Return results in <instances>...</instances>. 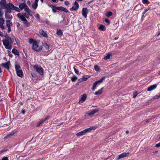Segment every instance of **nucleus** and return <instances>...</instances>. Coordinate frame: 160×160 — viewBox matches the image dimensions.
<instances>
[{
    "instance_id": "60",
    "label": "nucleus",
    "mask_w": 160,
    "mask_h": 160,
    "mask_svg": "<svg viewBox=\"0 0 160 160\" xmlns=\"http://www.w3.org/2000/svg\"><path fill=\"white\" fill-rule=\"evenodd\" d=\"M3 35V33L0 31V36H2Z\"/></svg>"
},
{
    "instance_id": "53",
    "label": "nucleus",
    "mask_w": 160,
    "mask_h": 160,
    "mask_svg": "<svg viewBox=\"0 0 160 160\" xmlns=\"http://www.w3.org/2000/svg\"><path fill=\"white\" fill-rule=\"evenodd\" d=\"M148 9H145V10H144V12H143V14H145V13H146V12L147 11H148Z\"/></svg>"
},
{
    "instance_id": "36",
    "label": "nucleus",
    "mask_w": 160,
    "mask_h": 160,
    "mask_svg": "<svg viewBox=\"0 0 160 160\" xmlns=\"http://www.w3.org/2000/svg\"><path fill=\"white\" fill-rule=\"evenodd\" d=\"M22 15L24 16L25 18H29V14L28 13L27 14L26 12H23L22 13Z\"/></svg>"
},
{
    "instance_id": "5",
    "label": "nucleus",
    "mask_w": 160,
    "mask_h": 160,
    "mask_svg": "<svg viewBox=\"0 0 160 160\" xmlns=\"http://www.w3.org/2000/svg\"><path fill=\"white\" fill-rule=\"evenodd\" d=\"M105 77L104 76L102 77L100 79L96 81L93 83L92 89L93 91H95L96 89L97 85L98 83H102L105 79Z\"/></svg>"
},
{
    "instance_id": "24",
    "label": "nucleus",
    "mask_w": 160,
    "mask_h": 160,
    "mask_svg": "<svg viewBox=\"0 0 160 160\" xmlns=\"http://www.w3.org/2000/svg\"><path fill=\"white\" fill-rule=\"evenodd\" d=\"M12 52L14 54L19 55V52L15 48H13L12 50Z\"/></svg>"
},
{
    "instance_id": "21",
    "label": "nucleus",
    "mask_w": 160,
    "mask_h": 160,
    "mask_svg": "<svg viewBox=\"0 0 160 160\" xmlns=\"http://www.w3.org/2000/svg\"><path fill=\"white\" fill-rule=\"evenodd\" d=\"M26 6V4L25 3H22L19 5V8L20 9V10H22Z\"/></svg>"
},
{
    "instance_id": "13",
    "label": "nucleus",
    "mask_w": 160,
    "mask_h": 160,
    "mask_svg": "<svg viewBox=\"0 0 160 160\" xmlns=\"http://www.w3.org/2000/svg\"><path fill=\"white\" fill-rule=\"evenodd\" d=\"M18 17L20 18L21 20L23 22L27 21V19L21 13H19L17 14Z\"/></svg>"
},
{
    "instance_id": "44",
    "label": "nucleus",
    "mask_w": 160,
    "mask_h": 160,
    "mask_svg": "<svg viewBox=\"0 0 160 160\" xmlns=\"http://www.w3.org/2000/svg\"><path fill=\"white\" fill-rule=\"evenodd\" d=\"M35 18H37L38 20H39L40 19V16L38 13H37L35 16Z\"/></svg>"
},
{
    "instance_id": "4",
    "label": "nucleus",
    "mask_w": 160,
    "mask_h": 160,
    "mask_svg": "<svg viewBox=\"0 0 160 160\" xmlns=\"http://www.w3.org/2000/svg\"><path fill=\"white\" fill-rule=\"evenodd\" d=\"M33 67L37 72L40 75H42L43 74V68L40 66L38 65H35Z\"/></svg>"
},
{
    "instance_id": "43",
    "label": "nucleus",
    "mask_w": 160,
    "mask_h": 160,
    "mask_svg": "<svg viewBox=\"0 0 160 160\" xmlns=\"http://www.w3.org/2000/svg\"><path fill=\"white\" fill-rule=\"evenodd\" d=\"M75 72L77 74H78L79 71L78 69H76L75 67L73 68Z\"/></svg>"
},
{
    "instance_id": "22",
    "label": "nucleus",
    "mask_w": 160,
    "mask_h": 160,
    "mask_svg": "<svg viewBox=\"0 0 160 160\" xmlns=\"http://www.w3.org/2000/svg\"><path fill=\"white\" fill-rule=\"evenodd\" d=\"M40 35H42L43 37L45 38L48 37V35L43 30H42L40 31Z\"/></svg>"
},
{
    "instance_id": "35",
    "label": "nucleus",
    "mask_w": 160,
    "mask_h": 160,
    "mask_svg": "<svg viewBox=\"0 0 160 160\" xmlns=\"http://www.w3.org/2000/svg\"><path fill=\"white\" fill-rule=\"evenodd\" d=\"M94 68L95 70L97 71H99L100 70V68L97 65H95L94 66Z\"/></svg>"
},
{
    "instance_id": "11",
    "label": "nucleus",
    "mask_w": 160,
    "mask_h": 160,
    "mask_svg": "<svg viewBox=\"0 0 160 160\" xmlns=\"http://www.w3.org/2000/svg\"><path fill=\"white\" fill-rule=\"evenodd\" d=\"M10 64L9 61L5 63H3L1 64V65L4 68L6 69L9 71V66Z\"/></svg>"
},
{
    "instance_id": "12",
    "label": "nucleus",
    "mask_w": 160,
    "mask_h": 160,
    "mask_svg": "<svg viewBox=\"0 0 160 160\" xmlns=\"http://www.w3.org/2000/svg\"><path fill=\"white\" fill-rule=\"evenodd\" d=\"M54 8H55L56 9H57L58 10H61L66 12H69V11L67 9L62 6L54 7Z\"/></svg>"
},
{
    "instance_id": "9",
    "label": "nucleus",
    "mask_w": 160,
    "mask_h": 160,
    "mask_svg": "<svg viewBox=\"0 0 160 160\" xmlns=\"http://www.w3.org/2000/svg\"><path fill=\"white\" fill-rule=\"evenodd\" d=\"M74 5V6H72L71 8H70V11H76L79 8V5L77 1H75V2Z\"/></svg>"
},
{
    "instance_id": "15",
    "label": "nucleus",
    "mask_w": 160,
    "mask_h": 160,
    "mask_svg": "<svg viewBox=\"0 0 160 160\" xmlns=\"http://www.w3.org/2000/svg\"><path fill=\"white\" fill-rule=\"evenodd\" d=\"M11 9L15 10L18 12H20L21 11L20 9L18 7L15 6L12 4L11 3Z\"/></svg>"
},
{
    "instance_id": "38",
    "label": "nucleus",
    "mask_w": 160,
    "mask_h": 160,
    "mask_svg": "<svg viewBox=\"0 0 160 160\" xmlns=\"http://www.w3.org/2000/svg\"><path fill=\"white\" fill-rule=\"evenodd\" d=\"M142 2L144 4H148L149 3V2L148 0H142Z\"/></svg>"
},
{
    "instance_id": "14",
    "label": "nucleus",
    "mask_w": 160,
    "mask_h": 160,
    "mask_svg": "<svg viewBox=\"0 0 160 160\" xmlns=\"http://www.w3.org/2000/svg\"><path fill=\"white\" fill-rule=\"evenodd\" d=\"M99 110L98 109H95L92 110L90 112H88L87 113L88 115L89 116H91L94 115L95 113L99 111Z\"/></svg>"
},
{
    "instance_id": "10",
    "label": "nucleus",
    "mask_w": 160,
    "mask_h": 160,
    "mask_svg": "<svg viewBox=\"0 0 160 160\" xmlns=\"http://www.w3.org/2000/svg\"><path fill=\"white\" fill-rule=\"evenodd\" d=\"M88 12V10L86 8H84L82 9V14L83 17L86 18Z\"/></svg>"
},
{
    "instance_id": "54",
    "label": "nucleus",
    "mask_w": 160,
    "mask_h": 160,
    "mask_svg": "<svg viewBox=\"0 0 160 160\" xmlns=\"http://www.w3.org/2000/svg\"><path fill=\"white\" fill-rule=\"evenodd\" d=\"M65 21V19H63V20L62 21H61L60 22L61 23H63Z\"/></svg>"
},
{
    "instance_id": "19",
    "label": "nucleus",
    "mask_w": 160,
    "mask_h": 160,
    "mask_svg": "<svg viewBox=\"0 0 160 160\" xmlns=\"http://www.w3.org/2000/svg\"><path fill=\"white\" fill-rule=\"evenodd\" d=\"M156 87L157 85L155 84L151 85L150 87H148L147 90L148 91H150L156 88Z\"/></svg>"
},
{
    "instance_id": "8",
    "label": "nucleus",
    "mask_w": 160,
    "mask_h": 160,
    "mask_svg": "<svg viewBox=\"0 0 160 160\" xmlns=\"http://www.w3.org/2000/svg\"><path fill=\"white\" fill-rule=\"evenodd\" d=\"M87 98V95L86 94H83L79 97V102L83 103L86 100Z\"/></svg>"
},
{
    "instance_id": "59",
    "label": "nucleus",
    "mask_w": 160,
    "mask_h": 160,
    "mask_svg": "<svg viewBox=\"0 0 160 160\" xmlns=\"http://www.w3.org/2000/svg\"><path fill=\"white\" fill-rule=\"evenodd\" d=\"M151 120V119H147V120L146 121V122H149V121H150V120Z\"/></svg>"
},
{
    "instance_id": "31",
    "label": "nucleus",
    "mask_w": 160,
    "mask_h": 160,
    "mask_svg": "<svg viewBox=\"0 0 160 160\" xmlns=\"http://www.w3.org/2000/svg\"><path fill=\"white\" fill-rule=\"evenodd\" d=\"M38 6V4L34 3L32 4V8L36 10Z\"/></svg>"
},
{
    "instance_id": "17",
    "label": "nucleus",
    "mask_w": 160,
    "mask_h": 160,
    "mask_svg": "<svg viewBox=\"0 0 160 160\" xmlns=\"http://www.w3.org/2000/svg\"><path fill=\"white\" fill-rule=\"evenodd\" d=\"M17 74L18 76L20 77V78H22L23 74V72L21 70H18L17 71H16Z\"/></svg>"
},
{
    "instance_id": "3",
    "label": "nucleus",
    "mask_w": 160,
    "mask_h": 160,
    "mask_svg": "<svg viewBox=\"0 0 160 160\" xmlns=\"http://www.w3.org/2000/svg\"><path fill=\"white\" fill-rule=\"evenodd\" d=\"M94 129V128L93 127H91L89 128H86L84 130L77 133L76 134V136L77 137L81 136L85 134L86 133L90 132L91 130Z\"/></svg>"
},
{
    "instance_id": "23",
    "label": "nucleus",
    "mask_w": 160,
    "mask_h": 160,
    "mask_svg": "<svg viewBox=\"0 0 160 160\" xmlns=\"http://www.w3.org/2000/svg\"><path fill=\"white\" fill-rule=\"evenodd\" d=\"M56 34L58 36H61L62 35L63 32L60 29H57Z\"/></svg>"
},
{
    "instance_id": "28",
    "label": "nucleus",
    "mask_w": 160,
    "mask_h": 160,
    "mask_svg": "<svg viewBox=\"0 0 160 160\" xmlns=\"http://www.w3.org/2000/svg\"><path fill=\"white\" fill-rule=\"evenodd\" d=\"M99 29L100 30L104 31L105 30V26L102 25H100L99 27Z\"/></svg>"
},
{
    "instance_id": "55",
    "label": "nucleus",
    "mask_w": 160,
    "mask_h": 160,
    "mask_svg": "<svg viewBox=\"0 0 160 160\" xmlns=\"http://www.w3.org/2000/svg\"><path fill=\"white\" fill-rule=\"evenodd\" d=\"M27 3L29 5H31V2L29 0H28L27 2Z\"/></svg>"
},
{
    "instance_id": "6",
    "label": "nucleus",
    "mask_w": 160,
    "mask_h": 160,
    "mask_svg": "<svg viewBox=\"0 0 160 160\" xmlns=\"http://www.w3.org/2000/svg\"><path fill=\"white\" fill-rule=\"evenodd\" d=\"M10 38L9 37L6 38L5 39L2 40L3 45L5 47V48L8 49H10Z\"/></svg>"
},
{
    "instance_id": "42",
    "label": "nucleus",
    "mask_w": 160,
    "mask_h": 160,
    "mask_svg": "<svg viewBox=\"0 0 160 160\" xmlns=\"http://www.w3.org/2000/svg\"><path fill=\"white\" fill-rule=\"evenodd\" d=\"M160 98V94L159 95H156L153 97V98L154 99H157L159 98Z\"/></svg>"
},
{
    "instance_id": "40",
    "label": "nucleus",
    "mask_w": 160,
    "mask_h": 160,
    "mask_svg": "<svg viewBox=\"0 0 160 160\" xmlns=\"http://www.w3.org/2000/svg\"><path fill=\"white\" fill-rule=\"evenodd\" d=\"M3 14V11H2V8H0V18L2 16Z\"/></svg>"
},
{
    "instance_id": "33",
    "label": "nucleus",
    "mask_w": 160,
    "mask_h": 160,
    "mask_svg": "<svg viewBox=\"0 0 160 160\" xmlns=\"http://www.w3.org/2000/svg\"><path fill=\"white\" fill-rule=\"evenodd\" d=\"M43 46H44V47L47 50H48L49 48V45L47 44V43H44V45L43 44Z\"/></svg>"
},
{
    "instance_id": "62",
    "label": "nucleus",
    "mask_w": 160,
    "mask_h": 160,
    "mask_svg": "<svg viewBox=\"0 0 160 160\" xmlns=\"http://www.w3.org/2000/svg\"><path fill=\"white\" fill-rule=\"evenodd\" d=\"M118 38V37H115L114 38V40H116V39H117Z\"/></svg>"
},
{
    "instance_id": "41",
    "label": "nucleus",
    "mask_w": 160,
    "mask_h": 160,
    "mask_svg": "<svg viewBox=\"0 0 160 160\" xmlns=\"http://www.w3.org/2000/svg\"><path fill=\"white\" fill-rule=\"evenodd\" d=\"M138 93L137 92H134L133 93V98H135L137 96Z\"/></svg>"
},
{
    "instance_id": "7",
    "label": "nucleus",
    "mask_w": 160,
    "mask_h": 160,
    "mask_svg": "<svg viewBox=\"0 0 160 160\" xmlns=\"http://www.w3.org/2000/svg\"><path fill=\"white\" fill-rule=\"evenodd\" d=\"M129 154L130 153L128 152L127 153L124 152L118 155L117 159L119 160L122 158L127 157L129 155Z\"/></svg>"
},
{
    "instance_id": "34",
    "label": "nucleus",
    "mask_w": 160,
    "mask_h": 160,
    "mask_svg": "<svg viewBox=\"0 0 160 160\" xmlns=\"http://www.w3.org/2000/svg\"><path fill=\"white\" fill-rule=\"evenodd\" d=\"M112 13L111 12L108 11L107 12L106 16L108 17H109L111 16H112Z\"/></svg>"
},
{
    "instance_id": "18",
    "label": "nucleus",
    "mask_w": 160,
    "mask_h": 160,
    "mask_svg": "<svg viewBox=\"0 0 160 160\" xmlns=\"http://www.w3.org/2000/svg\"><path fill=\"white\" fill-rule=\"evenodd\" d=\"M48 118V116L46 117L44 119H42L38 122V123L37 125V127H39L40 125L42 124L43 122L46 120Z\"/></svg>"
},
{
    "instance_id": "46",
    "label": "nucleus",
    "mask_w": 160,
    "mask_h": 160,
    "mask_svg": "<svg viewBox=\"0 0 160 160\" xmlns=\"http://www.w3.org/2000/svg\"><path fill=\"white\" fill-rule=\"evenodd\" d=\"M78 84L80 83L81 82L83 81L82 78H81L78 79Z\"/></svg>"
},
{
    "instance_id": "26",
    "label": "nucleus",
    "mask_w": 160,
    "mask_h": 160,
    "mask_svg": "<svg viewBox=\"0 0 160 160\" xmlns=\"http://www.w3.org/2000/svg\"><path fill=\"white\" fill-rule=\"evenodd\" d=\"M112 56L111 54L110 53H108L107 54L106 56H105L103 58L105 60H108Z\"/></svg>"
},
{
    "instance_id": "45",
    "label": "nucleus",
    "mask_w": 160,
    "mask_h": 160,
    "mask_svg": "<svg viewBox=\"0 0 160 160\" xmlns=\"http://www.w3.org/2000/svg\"><path fill=\"white\" fill-rule=\"evenodd\" d=\"M105 22L106 23H107L108 24H109L110 23V21L108 19H106L105 20Z\"/></svg>"
},
{
    "instance_id": "16",
    "label": "nucleus",
    "mask_w": 160,
    "mask_h": 160,
    "mask_svg": "<svg viewBox=\"0 0 160 160\" xmlns=\"http://www.w3.org/2000/svg\"><path fill=\"white\" fill-rule=\"evenodd\" d=\"M24 9L25 11L28 13L31 16H32V14H30V13H33L32 12L31 10L29 8L27 5Z\"/></svg>"
},
{
    "instance_id": "29",
    "label": "nucleus",
    "mask_w": 160,
    "mask_h": 160,
    "mask_svg": "<svg viewBox=\"0 0 160 160\" xmlns=\"http://www.w3.org/2000/svg\"><path fill=\"white\" fill-rule=\"evenodd\" d=\"M21 67L20 66L19 64L16 63L15 65V69L16 71H17L18 70H20V68Z\"/></svg>"
},
{
    "instance_id": "25",
    "label": "nucleus",
    "mask_w": 160,
    "mask_h": 160,
    "mask_svg": "<svg viewBox=\"0 0 160 160\" xmlns=\"http://www.w3.org/2000/svg\"><path fill=\"white\" fill-rule=\"evenodd\" d=\"M91 76L90 75H84L82 76V78L83 81H86L88 78H89Z\"/></svg>"
},
{
    "instance_id": "39",
    "label": "nucleus",
    "mask_w": 160,
    "mask_h": 160,
    "mask_svg": "<svg viewBox=\"0 0 160 160\" xmlns=\"http://www.w3.org/2000/svg\"><path fill=\"white\" fill-rule=\"evenodd\" d=\"M34 41H34V40L32 38H30L29 40V42L30 44L32 43L33 44V43L34 42Z\"/></svg>"
},
{
    "instance_id": "30",
    "label": "nucleus",
    "mask_w": 160,
    "mask_h": 160,
    "mask_svg": "<svg viewBox=\"0 0 160 160\" xmlns=\"http://www.w3.org/2000/svg\"><path fill=\"white\" fill-rule=\"evenodd\" d=\"M24 26L25 27H28L30 25V23L29 22H28L27 21H24V22L23 23Z\"/></svg>"
},
{
    "instance_id": "48",
    "label": "nucleus",
    "mask_w": 160,
    "mask_h": 160,
    "mask_svg": "<svg viewBox=\"0 0 160 160\" xmlns=\"http://www.w3.org/2000/svg\"><path fill=\"white\" fill-rule=\"evenodd\" d=\"M32 77L34 78L36 77L37 76V75L34 73H32Z\"/></svg>"
},
{
    "instance_id": "32",
    "label": "nucleus",
    "mask_w": 160,
    "mask_h": 160,
    "mask_svg": "<svg viewBox=\"0 0 160 160\" xmlns=\"http://www.w3.org/2000/svg\"><path fill=\"white\" fill-rule=\"evenodd\" d=\"M77 79L78 77L75 76H74L71 78V80L72 82H75Z\"/></svg>"
},
{
    "instance_id": "49",
    "label": "nucleus",
    "mask_w": 160,
    "mask_h": 160,
    "mask_svg": "<svg viewBox=\"0 0 160 160\" xmlns=\"http://www.w3.org/2000/svg\"><path fill=\"white\" fill-rule=\"evenodd\" d=\"M21 113L23 114H24L25 113V110L24 109H22L21 111Z\"/></svg>"
},
{
    "instance_id": "57",
    "label": "nucleus",
    "mask_w": 160,
    "mask_h": 160,
    "mask_svg": "<svg viewBox=\"0 0 160 160\" xmlns=\"http://www.w3.org/2000/svg\"><path fill=\"white\" fill-rule=\"evenodd\" d=\"M14 40L13 39H11V40H10V41H11V43H12L13 42H14Z\"/></svg>"
},
{
    "instance_id": "27",
    "label": "nucleus",
    "mask_w": 160,
    "mask_h": 160,
    "mask_svg": "<svg viewBox=\"0 0 160 160\" xmlns=\"http://www.w3.org/2000/svg\"><path fill=\"white\" fill-rule=\"evenodd\" d=\"M103 88H102L100 89L95 92V94L96 95H98L101 94L102 92V89Z\"/></svg>"
},
{
    "instance_id": "2",
    "label": "nucleus",
    "mask_w": 160,
    "mask_h": 160,
    "mask_svg": "<svg viewBox=\"0 0 160 160\" xmlns=\"http://www.w3.org/2000/svg\"><path fill=\"white\" fill-rule=\"evenodd\" d=\"M43 48L42 43L38 41H34L33 43L32 49L34 50L39 52L41 51Z\"/></svg>"
},
{
    "instance_id": "51",
    "label": "nucleus",
    "mask_w": 160,
    "mask_h": 160,
    "mask_svg": "<svg viewBox=\"0 0 160 160\" xmlns=\"http://www.w3.org/2000/svg\"><path fill=\"white\" fill-rule=\"evenodd\" d=\"M15 132H16V131H13L11 132V136L13 135Z\"/></svg>"
},
{
    "instance_id": "64",
    "label": "nucleus",
    "mask_w": 160,
    "mask_h": 160,
    "mask_svg": "<svg viewBox=\"0 0 160 160\" xmlns=\"http://www.w3.org/2000/svg\"><path fill=\"white\" fill-rule=\"evenodd\" d=\"M128 133H129V131H128L127 130L126 131V133L127 134H128Z\"/></svg>"
},
{
    "instance_id": "37",
    "label": "nucleus",
    "mask_w": 160,
    "mask_h": 160,
    "mask_svg": "<svg viewBox=\"0 0 160 160\" xmlns=\"http://www.w3.org/2000/svg\"><path fill=\"white\" fill-rule=\"evenodd\" d=\"M52 12L54 13H56L57 11L56 10V9H55V8H54V7H56L54 5H52Z\"/></svg>"
},
{
    "instance_id": "50",
    "label": "nucleus",
    "mask_w": 160,
    "mask_h": 160,
    "mask_svg": "<svg viewBox=\"0 0 160 160\" xmlns=\"http://www.w3.org/2000/svg\"><path fill=\"white\" fill-rule=\"evenodd\" d=\"M160 146V142L159 143L155 145V147L157 148H159Z\"/></svg>"
},
{
    "instance_id": "1",
    "label": "nucleus",
    "mask_w": 160,
    "mask_h": 160,
    "mask_svg": "<svg viewBox=\"0 0 160 160\" xmlns=\"http://www.w3.org/2000/svg\"><path fill=\"white\" fill-rule=\"evenodd\" d=\"M0 5L1 8L4 9L5 17L7 20L6 26L8 28V32H10V3H7L6 0H1L0 1Z\"/></svg>"
},
{
    "instance_id": "52",
    "label": "nucleus",
    "mask_w": 160,
    "mask_h": 160,
    "mask_svg": "<svg viewBox=\"0 0 160 160\" xmlns=\"http://www.w3.org/2000/svg\"><path fill=\"white\" fill-rule=\"evenodd\" d=\"M2 160H8V158L7 157H5L3 158L2 159Z\"/></svg>"
},
{
    "instance_id": "58",
    "label": "nucleus",
    "mask_w": 160,
    "mask_h": 160,
    "mask_svg": "<svg viewBox=\"0 0 160 160\" xmlns=\"http://www.w3.org/2000/svg\"><path fill=\"white\" fill-rule=\"evenodd\" d=\"M39 0H35V3L38 4V2Z\"/></svg>"
},
{
    "instance_id": "63",
    "label": "nucleus",
    "mask_w": 160,
    "mask_h": 160,
    "mask_svg": "<svg viewBox=\"0 0 160 160\" xmlns=\"http://www.w3.org/2000/svg\"><path fill=\"white\" fill-rule=\"evenodd\" d=\"M62 124H63V123H59L58 125V126H60V125H62Z\"/></svg>"
},
{
    "instance_id": "56",
    "label": "nucleus",
    "mask_w": 160,
    "mask_h": 160,
    "mask_svg": "<svg viewBox=\"0 0 160 160\" xmlns=\"http://www.w3.org/2000/svg\"><path fill=\"white\" fill-rule=\"evenodd\" d=\"M16 25L17 27H18L20 26V24L18 22H17L16 23Z\"/></svg>"
},
{
    "instance_id": "20",
    "label": "nucleus",
    "mask_w": 160,
    "mask_h": 160,
    "mask_svg": "<svg viewBox=\"0 0 160 160\" xmlns=\"http://www.w3.org/2000/svg\"><path fill=\"white\" fill-rule=\"evenodd\" d=\"M4 22V20L2 18H0V27L2 29L4 28V27L3 25V24Z\"/></svg>"
},
{
    "instance_id": "47",
    "label": "nucleus",
    "mask_w": 160,
    "mask_h": 160,
    "mask_svg": "<svg viewBox=\"0 0 160 160\" xmlns=\"http://www.w3.org/2000/svg\"><path fill=\"white\" fill-rule=\"evenodd\" d=\"M65 4L66 5H68L69 4V2L68 1H66L65 2Z\"/></svg>"
},
{
    "instance_id": "61",
    "label": "nucleus",
    "mask_w": 160,
    "mask_h": 160,
    "mask_svg": "<svg viewBox=\"0 0 160 160\" xmlns=\"http://www.w3.org/2000/svg\"><path fill=\"white\" fill-rule=\"evenodd\" d=\"M52 1L54 2H56V1H57V0H51Z\"/></svg>"
}]
</instances>
